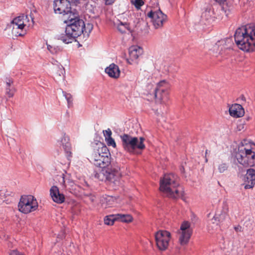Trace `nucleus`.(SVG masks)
Returning a JSON list of instances; mask_svg holds the SVG:
<instances>
[{
  "label": "nucleus",
  "instance_id": "nucleus-1",
  "mask_svg": "<svg viewBox=\"0 0 255 255\" xmlns=\"http://www.w3.org/2000/svg\"><path fill=\"white\" fill-rule=\"evenodd\" d=\"M234 36L240 49L247 52L255 51V24H249L238 28Z\"/></svg>",
  "mask_w": 255,
  "mask_h": 255
},
{
  "label": "nucleus",
  "instance_id": "nucleus-2",
  "mask_svg": "<svg viewBox=\"0 0 255 255\" xmlns=\"http://www.w3.org/2000/svg\"><path fill=\"white\" fill-rule=\"evenodd\" d=\"M176 180V176L173 174H165L160 180V192L170 198H183L184 191L179 186Z\"/></svg>",
  "mask_w": 255,
  "mask_h": 255
},
{
  "label": "nucleus",
  "instance_id": "nucleus-3",
  "mask_svg": "<svg viewBox=\"0 0 255 255\" xmlns=\"http://www.w3.org/2000/svg\"><path fill=\"white\" fill-rule=\"evenodd\" d=\"M236 158L244 166H253L255 163V144L241 143L238 146Z\"/></svg>",
  "mask_w": 255,
  "mask_h": 255
},
{
  "label": "nucleus",
  "instance_id": "nucleus-4",
  "mask_svg": "<svg viewBox=\"0 0 255 255\" xmlns=\"http://www.w3.org/2000/svg\"><path fill=\"white\" fill-rule=\"evenodd\" d=\"M122 174L120 168L117 163H112L105 169H103L99 173L95 174V177L100 180H103L104 177L110 184L118 186L121 184V178Z\"/></svg>",
  "mask_w": 255,
  "mask_h": 255
},
{
  "label": "nucleus",
  "instance_id": "nucleus-5",
  "mask_svg": "<svg viewBox=\"0 0 255 255\" xmlns=\"http://www.w3.org/2000/svg\"><path fill=\"white\" fill-rule=\"evenodd\" d=\"M70 23L66 27V31L68 34L73 35L75 38L80 36L82 34L88 35L93 29V25L87 23L86 25L84 21L75 16L71 18Z\"/></svg>",
  "mask_w": 255,
  "mask_h": 255
},
{
  "label": "nucleus",
  "instance_id": "nucleus-6",
  "mask_svg": "<svg viewBox=\"0 0 255 255\" xmlns=\"http://www.w3.org/2000/svg\"><path fill=\"white\" fill-rule=\"evenodd\" d=\"M121 138L123 147L129 153H133L136 149L142 150L145 148V145L143 143L145 139L142 137H140L139 140L137 137L124 134L121 136Z\"/></svg>",
  "mask_w": 255,
  "mask_h": 255
},
{
  "label": "nucleus",
  "instance_id": "nucleus-7",
  "mask_svg": "<svg viewBox=\"0 0 255 255\" xmlns=\"http://www.w3.org/2000/svg\"><path fill=\"white\" fill-rule=\"evenodd\" d=\"M19 211L24 214H28L35 211L38 208L36 198L32 195L21 197L18 205Z\"/></svg>",
  "mask_w": 255,
  "mask_h": 255
},
{
  "label": "nucleus",
  "instance_id": "nucleus-8",
  "mask_svg": "<svg viewBox=\"0 0 255 255\" xmlns=\"http://www.w3.org/2000/svg\"><path fill=\"white\" fill-rule=\"evenodd\" d=\"M193 233V229L190 222L184 221L181 224L180 229L178 231V241L181 246L188 244Z\"/></svg>",
  "mask_w": 255,
  "mask_h": 255
},
{
  "label": "nucleus",
  "instance_id": "nucleus-9",
  "mask_svg": "<svg viewBox=\"0 0 255 255\" xmlns=\"http://www.w3.org/2000/svg\"><path fill=\"white\" fill-rule=\"evenodd\" d=\"M27 15H22L13 19L11 22L12 33L15 36H22L25 34V27L28 22Z\"/></svg>",
  "mask_w": 255,
  "mask_h": 255
},
{
  "label": "nucleus",
  "instance_id": "nucleus-10",
  "mask_svg": "<svg viewBox=\"0 0 255 255\" xmlns=\"http://www.w3.org/2000/svg\"><path fill=\"white\" fill-rule=\"evenodd\" d=\"M171 85L167 80H160V104H166L169 100Z\"/></svg>",
  "mask_w": 255,
  "mask_h": 255
},
{
  "label": "nucleus",
  "instance_id": "nucleus-11",
  "mask_svg": "<svg viewBox=\"0 0 255 255\" xmlns=\"http://www.w3.org/2000/svg\"><path fill=\"white\" fill-rule=\"evenodd\" d=\"M101 151L102 153V158L98 159L94 164L98 167L105 169L111 164V157L108 148L106 146H103L101 147Z\"/></svg>",
  "mask_w": 255,
  "mask_h": 255
},
{
  "label": "nucleus",
  "instance_id": "nucleus-12",
  "mask_svg": "<svg viewBox=\"0 0 255 255\" xmlns=\"http://www.w3.org/2000/svg\"><path fill=\"white\" fill-rule=\"evenodd\" d=\"M50 194L53 201L56 203L61 204L65 201V196L60 193L58 188L56 186L51 187Z\"/></svg>",
  "mask_w": 255,
  "mask_h": 255
},
{
  "label": "nucleus",
  "instance_id": "nucleus-13",
  "mask_svg": "<svg viewBox=\"0 0 255 255\" xmlns=\"http://www.w3.org/2000/svg\"><path fill=\"white\" fill-rule=\"evenodd\" d=\"M245 188H252L255 185V170L252 168L247 170L245 179Z\"/></svg>",
  "mask_w": 255,
  "mask_h": 255
},
{
  "label": "nucleus",
  "instance_id": "nucleus-14",
  "mask_svg": "<svg viewBox=\"0 0 255 255\" xmlns=\"http://www.w3.org/2000/svg\"><path fill=\"white\" fill-rule=\"evenodd\" d=\"M171 234L165 230H160V251L167 249L171 240Z\"/></svg>",
  "mask_w": 255,
  "mask_h": 255
},
{
  "label": "nucleus",
  "instance_id": "nucleus-15",
  "mask_svg": "<svg viewBox=\"0 0 255 255\" xmlns=\"http://www.w3.org/2000/svg\"><path fill=\"white\" fill-rule=\"evenodd\" d=\"M58 145L63 147L68 158L71 157L72 153L70 151L71 144L69 142V138L67 135L64 134L61 139L58 141Z\"/></svg>",
  "mask_w": 255,
  "mask_h": 255
},
{
  "label": "nucleus",
  "instance_id": "nucleus-16",
  "mask_svg": "<svg viewBox=\"0 0 255 255\" xmlns=\"http://www.w3.org/2000/svg\"><path fill=\"white\" fill-rule=\"evenodd\" d=\"M229 113L232 117L237 118L243 117L245 111L241 105L235 104L230 107Z\"/></svg>",
  "mask_w": 255,
  "mask_h": 255
},
{
  "label": "nucleus",
  "instance_id": "nucleus-17",
  "mask_svg": "<svg viewBox=\"0 0 255 255\" xmlns=\"http://www.w3.org/2000/svg\"><path fill=\"white\" fill-rule=\"evenodd\" d=\"M5 84V94L9 98H12L16 92L13 86V80L10 77H6L4 79Z\"/></svg>",
  "mask_w": 255,
  "mask_h": 255
},
{
  "label": "nucleus",
  "instance_id": "nucleus-18",
  "mask_svg": "<svg viewBox=\"0 0 255 255\" xmlns=\"http://www.w3.org/2000/svg\"><path fill=\"white\" fill-rule=\"evenodd\" d=\"M105 72L111 78L117 79L120 75V70L118 65L112 63L105 69Z\"/></svg>",
  "mask_w": 255,
  "mask_h": 255
},
{
  "label": "nucleus",
  "instance_id": "nucleus-19",
  "mask_svg": "<svg viewBox=\"0 0 255 255\" xmlns=\"http://www.w3.org/2000/svg\"><path fill=\"white\" fill-rule=\"evenodd\" d=\"M101 201L102 206L106 209L114 206L117 203V199L112 196L105 195Z\"/></svg>",
  "mask_w": 255,
  "mask_h": 255
},
{
  "label": "nucleus",
  "instance_id": "nucleus-20",
  "mask_svg": "<svg viewBox=\"0 0 255 255\" xmlns=\"http://www.w3.org/2000/svg\"><path fill=\"white\" fill-rule=\"evenodd\" d=\"M129 55L131 60H136L141 55L142 49L137 45H133L129 48Z\"/></svg>",
  "mask_w": 255,
  "mask_h": 255
},
{
  "label": "nucleus",
  "instance_id": "nucleus-21",
  "mask_svg": "<svg viewBox=\"0 0 255 255\" xmlns=\"http://www.w3.org/2000/svg\"><path fill=\"white\" fill-rule=\"evenodd\" d=\"M147 16L150 18L155 28H158L159 26V13L158 11H150L147 14Z\"/></svg>",
  "mask_w": 255,
  "mask_h": 255
},
{
  "label": "nucleus",
  "instance_id": "nucleus-22",
  "mask_svg": "<svg viewBox=\"0 0 255 255\" xmlns=\"http://www.w3.org/2000/svg\"><path fill=\"white\" fill-rule=\"evenodd\" d=\"M103 134L105 138V140L108 146L116 147V143L115 140L112 138V132L110 128L103 130Z\"/></svg>",
  "mask_w": 255,
  "mask_h": 255
},
{
  "label": "nucleus",
  "instance_id": "nucleus-23",
  "mask_svg": "<svg viewBox=\"0 0 255 255\" xmlns=\"http://www.w3.org/2000/svg\"><path fill=\"white\" fill-rule=\"evenodd\" d=\"M100 152H101V148L95 147L93 148V151L89 156V159L91 162L94 164L96 161H98V159H100V158H102V154H101Z\"/></svg>",
  "mask_w": 255,
  "mask_h": 255
},
{
  "label": "nucleus",
  "instance_id": "nucleus-24",
  "mask_svg": "<svg viewBox=\"0 0 255 255\" xmlns=\"http://www.w3.org/2000/svg\"><path fill=\"white\" fill-rule=\"evenodd\" d=\"M221 4L222 10L224 12L226 16H229L233 10V5L232 2L227 0L222 2Z\"/></svg>",
  "mask_w": 255,
  "mask_h": 255
},
{
  "label": "nucleus",
  "instance_id": "nucleus-25",
  "mask_svg": "<svg viewBox=\"0 0 255 255\" xmlns=\"http://www.w3.org/2000/svg\"><path fill=\"white\" fill-rule=\"evenodd\" d=\"M75 38L73 35L68 34V32L66 31V28H65V34H62L58 36L59 39L66 44L72 43Z\"/></svg>",
  "mask_w": 255,
  "mask_h": 255
},
{
  "label": "nucleus",
  "instance_id": "nucleus-26",
  "mask_svg": "<svg viewBox=\"0 0 255 255\" xmlns=\"http://www.w3.org/2000/svg\"><path fill=\"white\" fill-rule=\"evenodd\" d=\"M202 16L209 22L214 21L217 18L215 14L214 11L211 9L206 10L202 15Z\"/></svg>",
  "mask_w": 255,
  "mask_h": 255
},
{
  "label": "nucleus",
  "instance_id": "nucleus-27",
  "mask_svg": "<svg viewBox=\"0 0 255 255\" xmlns=\"http://www.w3.org/2000/svg\"><path fill=\"white\" fill-rule=\"evenodd\" d=\"M172 64L163 61L162 64V74L163 76H168L171 72V67Z\"/></svg>",
  "mask_w": 255,
  "mask_h": 255
},
{
  "label": "nucleus",
  "instance_id": "nucleus-28",
  "mask_svg": "<svg viewBox=\"0 0 255 255\" xmlns=\"http://www.w3.org/2000/svg\"><path fill=\"white\" fill-rule=\"evenodd\" d=\"M117 215V220L124 223H130L133 220L132 217L129 214H118Z\"/></svg>",
  "mask_w": 255,
  "mask_h": 255
},
{
  "label": "nucleus",
  "instance_id": "nucleus-29",
  "mask_svg": "<svg viewBox=\"0 0 255 255\" xmlns=\"http://www.w3.org/2000/svg\"><path fill=\"white\" fill-rule=\"evenodd\" d=\"M116 221H117L116 214L106 216L104 219L105 224L109 226L113 225Z\"/></svg>",
  "mask_w": 255,
  "mask_h": 255
},
{
  "label": "nucleus",
  "instance_id": "nucleus-30",
  "mask_svg": "<svg viewBox=\"0 0 255 255\" xmlns=\"http://www.w3.org/2000/svg\"><path fill=\"white\" fill-rule=\"evenodd\" d=\"M118 29L121 33H125L127 30H129V25L127 23L121 22L118 26Z\"/></svg>",
  "mask_w": 255,
  "mask_h": 255
},
{
  "label": "nucleus",
  "instance_id": "nucleus-31",
  "mask_svg": "<svg viewBox=\"0 0 255 255\" xmlns=\"http://www.w3.org/2000/svg\"><path fill=\"white\" fill-rule=\"evenodd\" d=\"M228 165L226 162H221L218 165L217 169L220 173H223L227 170Z\"/></svg>",
  "mask_w": 255,
  "mask_h": 255
},
{
  "label": "nucleus",
  "instance_id": "nucleus-32",
  "mask_svg": "<svg viewBox=\"0 0 255 255\" xmlns=\"http://www.w3.org/2000/svg\"><path fill=\"white\" fill-rule=\"evenodd\" d=\"M131 2L137 9H140L141 6L144 3L143 0H134V1H132Z\"/></svg>",
  "mask_w": 255,
  "mask_h": 255
},
{
  "label": "nucleus",
  "instance_id": "nucleus-33",
  "mask_svg": "<svg viewBox=\"0 0 255 255\" xmlns=\"http://www.w3.org/2000/svg\"><path fill=\"white\" fill-rule=\"evenodd\" d=\"M47 49L52 54H56L60 51V50L58 47H55L50 45H47Z\"/></svg>",
  "mask_w": 255,
  "mask_h": 255
},
{
  "label": "nucleus",
  "instance_id": "nucleus-34",
  "mask_svg": "<svg viewBox=\"0 0 255 255\" xmlns=\"http://www.w3.org/2000/svg\"><path fill=\"white\" fill-rule=\"evenodd\" d=\"M64 95L67 100L68 107H70L72 105L73 98L72 96L70 94L64 93Z\"/></svg>",
  "mask_w": 255,
  "mask_h": 255
},
{
  "label": "nucleus",
  "instance_id": "nucleus-35",
  "mask_svg": "<svg viewBox=\"0 0 255 255\" xmlns=\"http://www.w3.org/2000/svg\"><path fill=\"white\" fill-rule=\"evenodd\" d=\"M167 16L166 14L162 13L160 10V23L163 24L164 22L167 21Z\"/></svg>",
  "mask_w": 255,
  "mask_h": 255
},
{
  "label": "nucleus",
  "instance_id": "nucleus-36",
  "mask_svg": "<svg viewBox=\"0 0 255 255\" xmlns=\"http://www.w3.org/2000/svg\"><path fill=\"white\" fill-rule=\"evenodd\" d=\"M57 71L55 72L56 74L57 75L59 76H61V74H63V72L64 71V68L62 67H58L57 68Z\"/></svg>",
  "mask_w": 255,
  "mask_h": 255
},
{
  "label": "nucleus",
  "instance_id": "nucleus-37",
  "mask_svg": "<svg viewBox=\"0 0 255 255\" xmlns=\"http://www.w3.org/2000/svg\"><path fill=\"white\" fill-rule=\"evenodd\" d=\"M159 233V231H158L156 232L155 235V239L156 241V244L157 247L159 248V240H158V234Z\"/></svg>",
  "mask_w": 255,
  "mask_h": 255
},
{
  "label": "nucleus",
  "instance_id": "nucleus-38",
  "mask_svg": "<svg viewBox=\"0 0 255 255\" xmlns=\"http://www.w3.org/2000/svg\"><path fill=\"white\" fill-rule=\"evenodd\" d=\"M88 197L91 202L93 203L95 202L96 197L94 196L90 195Z\"/></svg>",
  "mask_w": 255,
  "mask_h": 255
},
{
  "label": "nucleus",
  "instance_id": "nucleus-39",
  "mask_svg": "<svg viewBox=\"0 0 255 255\" xmlns=\"http://www.w3.org/2000/svg\"><path fill=\"white\" fill-rule=\"evenodd\" d=\"M114 1L115 0H105V3L107 5L112 4Z\"/></svg>",
  "mask_w": 255,
  "mask_h": 255
},
{
  "label": "nucleus",
  "instance_id": "nucleus-40",
  "mask_svg": "<svg viewBox=\"0 0 255 255\" xmlns=\"http://www.w3.org/2000/svg\"><path fill=\"white\" fill-rule=\"evenodd\" d=\"M234 229L236 232H241L242 231V227L240 226H238L237 227H235Z\"/></svg>",
  "mask_w": 255,
  "mask_h": 255
},
{
  "label": "nucleus",
  "instance_id": "nucleus-41",
  "mask_svg": "<svg viewBox=\"0 0 255 255\" xmlns=\"http://www.w3.org/2000/svg\"><path fill=\"white\" fill-rule=\"evenodd\" d=\"M217 219V217H214L211 220L210 222L212 223H214V221H216Z\"/></svg>",
  "mask_w": 255,
  "mask_h": 255
},
{
  "label": "nucleus",
  "instance_id": "nucleus-42",
  "mask_svg": "<svg viewBox=\"0 0 255 255\" xmlns=\"http://www.w3.org/2000/svg\"><path fill=\"white\" fill-rule=\"evenodd\" d=\"M216 1L219 2L220 4H221L222 2H225L226 0H215Z\"/></svg>",
  "mask_w": 255,
  "mask_h": 255
},
{
  "label": "nucleus",
  "instance_id": "nucleus-43",
  "mask_svg": "<svg viewBox=\"0 0 255 255\" xmlns=\"http://www.w3.org/2000/svg\"><path fill=\"white\" fill-rule=\"evenodd\" d=\"M62 183L63 184V185L65 187V179H64V178L63 177H62Z\"/></svg>",
  "mask_w": 255,
  "mask_h": 255
},
{
  "label": "nucleus",
  "instance_id": "nucleus-44",
  "mask_svg": "<svg viewBox=\"0 0 255 255\" xmlns=\"http://www.w3.org/2000/svg\"><path fill=\"white\" fill-rule=\"evenodd\" d=\"M157 89H156V90H155V97L157 96Z\"/></svg>",
  "mask_w": 255,
  "mask_h": 255
}]
</instances>
